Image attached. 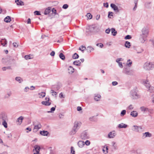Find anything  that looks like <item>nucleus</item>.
Instances as JSON below:
<instances>
[{
	"label": "nucleus",
	"instance_id": "nucleus-1",
	"mask_svg": "<svg viewBox=\"0 0 154 154\" xmlns=\"http://www.w3.org/2000/svg\"><path fill=\"white\" fill-rule=\"evenodd\" d=\"M149 30L148 28L144 27L141 30L142 33L139 37V40L141 43H144L146 40L149 34Z\"/></svg>",
	"mask_w": 154,
	"mask_h": 154
},
{
	"label": "nucleus",
	"instance_id": "nucleus-2",
	"mask_svg": "<svg viewBox=\"0 0 154 154\" xmlns=\"http://www.w3.org/2000/svg\"><path fill=\"white\" fill-rule=\"evenodd\" d=\"M74 125L72 130L70 132L71 135H74L79 128L81 125V123L78 121H75L74 123Z\"/></svg>",
	"mask_w": 154,
	"mask_h": 154
},
{
	"label": "nucleus",
	"instance_id": "nucleus-3",
	"mask_svg": "<svg viewBox=\"0 0 154 154\" xmlns=\"http://www.w3.org/2000/svg\"><path fill=\"white\" fill-rule=\"evenodd\" d=\"M137 92L136 88L131 91L130 97L132 99H137L140 97V95L137 94Z\"/></svg>",
	"mask_w": 154,
	"mask_h": 154
},
{
	"label": "nucleus",
	"instance_id": "nucleus-4",
	"mask_svg": "<svg viewBox=\"0 0 154 154\" xmlns=\"http://www.w3.org/2000/svg\"><path fill=\"white\" fill-rule=\"evenodd\" d=\"M143 67L146 70H152L154 68V62H147L144 64Z\"/></svg>",
	"mask_w": 154,
	"mask_h": 154
},
{
	"label": "nucleus",
	"instance_id": "nucleus-5",
	"mask_svg": "<svg viewBox=\"0 0 154 154\" xmlns=\"http://www.w3.org/2000/svg\"><path fill=\"white\" fill-rule=\"evenodd\" d=\"M132 130L134 131L141 133L144 131V128L142 126L134 125L133 127Z\"/></svg>",
	"mask_w": 154,
	"mask_h": 154
},
{
	"label": "nucleus",
	"instance_id": "nucleus-6",
	"mask_svg": "<svg viewBox=\"0 0 154 154\" xmlns=\"http://www.w3.org/2000/svg\"><path fill=\"white\" fill-rule=\"evenodd\" d=\"M81 138L83 140L88 139L89 138V135L86 131L82 132L81 134Z\"/></svg>",
	"mask_w": 154,
	"mask_h": 154
},
{
	"label": "nucleus",
	"instance_id": "nucleus-7",
	"mask_svg": "<svg viewBox=\"0 0 154 154\" xmlns=\"http://www.w3.org/2000/svg\"><path fill=\"white\" fill-rule=\"evenodd\" d=\"M96 26L95 25L90 26L86 29V32L88 33L94 32L96 30Z\"/></svg>",
	"mask_w": 154,
	"mask_h": 154
},
{
	"label": "nucleus",
	"instance_id": "nucleus-8",
	"mask_svg": "<svg viewBox=\"0 0 154 154\" xmlns=\"http://www.w3.org/2000/svg\"><path fill=\"white\" fill-rule=\"evenodd\" d=\"M116 135V133L115 131L109 132L107 135V138L109 139L113 138Z\"/></svg>",
	"mask_w": 154,
	"mask_h": 154
},
{
	"label": "nucleus",
	"instance_id": "nucleus-9",
	"mask_svg": "<svg viewBox=\"0 0 154 154\" xmlns=\"http://www.w3.org/2000/svg\"><path fill=\"white\" fill-rule=\"evenodd\" d=\"M152 136V134L149 132H146L143 133L142 136V138L143 139L147 137H151Z\"/></svg>",
	"mask_w": 154,
	"mask_h": 154
},
{
	"label": "nucleus",
	"instance_id": "nucleus-10",
	"mask_svg": "<svg viewBox=\"0 0 154 154\" xmlns=\"http://www.w3.org/2000/svg\"><path fill=\"white\" fill-rule=\"evenodd\" d=\"M47 100L45 101H42V102L41 103L42 105L45 106H49L51 105V102L50 101V99H48Z\"/></svg>",
	"mask_w": 154,
	"mask_h": 154
},
{
	"label": "nucleus",
	"instance_id": "nucleus-11",
	"mask_svg": "<svg viewBox=\"0 0 154 154\" xmlns=\"http://www.w3.org/2000/svg\"><path fill=\"white\" fill-rule=\"evenodd\" d=\"M140 109L143 112H150V109H149L148 108L144 106L140 107Z\"/></svg>",
	"mask_w": 154,
	"mask_h": 154
},
{
	"label": "nucleus",
	"instance_id": "nucleus-12",
	"mask_svg": "<svg viewBox=\"0 0 154 154\" xmlns=\"http://www.w3.org/2000/svg\"><path fill=\"white\" fill-rule=\"evenodd\" d=\"M42 125L41 124L39 123L37 125H35L34 128L33 130L34 132H36L39 129L41 128Z\"/></svg>",
	"mask_w": 154,
	"mask_h": 154
},
{
	"label": "nucleus",
	"instance_id": "nucleus-13",
	"mask_svg": "<svg viewBox=\"0 0 154 154\" xmlns=\"http://www.w3.org/2000/svg\"><path fill=\"white\" fill-rule=\"evenodd\" d=\"M0 43L3 46H5L7 44V41L5 38L2 39L0 41Z\"/></svg>",
	"mask_w": 154,
	"mask_h": 154
},
{
	"label": "nucleus",
	"instance_id": "nucleus-14",
	"mask_svg": "<svg viewBox=\"0 0 154 154\" xmlns=\"http://www.w3.org/2000/svg\"><path fill=\"white\" fill-rule=\"evenodd\" d=\"M111 7L114 10L118 12L119 10L118 7L115 4H111L110 5Z\"/></svg>",
	"mask_w": 154,
	"mask_h": 154
},
{
	"label": "nucleus",
	"instance_id": "nucleus-15",
	"mask_svg": "<svg viewBox=\"0 0 154 154\" xmlns=\"http://www.w3.org/2000/svg\"><path fill=\"white\" fill-rule=\"evenodd\" d=\"M111 144L113 147L112 151L116 150L118 149V146L116 142L112 141V142Z\"/></svg>",
	"mask_w": 154,
	"mask_h": 154
},
{
	"label": "nucleus",
	"instance_id": "nucleus-16",
	"mask_svg": "<svg viewBox=\"0 0 154 154\" xmlns=\"http://www.w3.org/2000/svg\"><path fill=\"white\" fill-rule=\"evenodd\" d=\"M51 7H48L47 8H46L44 12V14L45 15H47L49 14L51 11Z\"/></svg>",
	"mask_w": 154,
	"mask_h": 154
},
{
	"label": "nucleus",
	"instance_id": "nucleus-17",
	"mask_svg": "<svg viewBox=\"0 0 154 154\" xmlns=\"http://www.w3.org/2000/svg\"><path fill=\"white\" fill-rule=\"evenodd\" d=\"M130 115L134 117H136L138 115V113L137 111H133L130 113Z\"/></svg>",
	"mask_w": 154,
	"mask_h": 154
},
{
	"label": "nucleus",
	"instance_id": "nucleus-18",
	"mask_svg": "<svg viewBox=\"0 0 154 154\" xmlns=\"http://www.w3.org/2000/svg\"><path fill=\"white\" fill-rule=\"evenodd\" d=\"M69 73L70 74H72L74 72V68L72 66H69L68 68Z\"/></svg>",
	"mask_w": 154,
	"mask_h": 154
},
{
	"label": "nucleus",
	"instance_id": "nucleus-19",
	"mask_svg": "<svg viewBox=\"0 0 154 154\" xmlns=\"http://www.w3.org/2000/svg\"><path fill=\"white\" fill-rule=\"evenodd\" d=\"M128 127V125L123 123H121L118 125V127L119 128H126Z\"/></svg>",
	"mask_w": 154,
	"mask_h": 154
},
{
	"label": "nucleus",
	"instance_id": "nucleus-20",
	"mask_svg": "<svg viewBox=\"0 0 154 154\" xmlns=\"http://www.w3.org/2000/svg\"><path fill=\"white\" fill-rule=\"evenodd\" d=\"M78 145L79 147L82 148L85 145L84 142L82 141H79L78 143Z\"/></svg>",
	"mask_w": 154,
	"mask_h": 154
},
{
	"label": "nucleus",
	"instance_id": "nucleus-21",
	"mask_svg": "<svg viewBox=\"0 0 154 154\" xmlns=\"http://www.w3.org/2000/svg\"><path fill=\"white\" fill-rule=\"evenodd\" d=\"M123 72L127 75H131L132 74L131 71L130 70L126 69L124 70Z\"/></svg>",
	"mask_w": 154,
	"mask_h": 154
},
{
	"label": "nucleus",
	"instance_id": "nucleus-22",
	"mask_svg": "<svg viewBox=\"0 0 154 154\" xmlns=\"http://www.w3.org/2000/svg\"><path fill=\"white\" fill-rule=\"evenodd\" d=\"M101 98V96L99 94H95L94 95V99L96 101L100 100Z\"/></svg>",
	"mask_w": 154,
	"mask_h": 154
},
{
	"label": "nucleus",
	"instance_id": "nucleus-23",
	"mask_svg": "<svg viewBox=\"0 0 154 154\" xmlns=\"http://www.w3.org/2000/svg\"><path fill=\"white\" fill-rule=\"evenodd\" d=\"M15 80L19 83H21L23 81V79L20 77H17L15 78Z\"/></svg>",
	"mask_w": 154,
	"mask_h": 154
},
{
	"label": "nucleus",
	"instance_id": "nucleus-24",
	"mask_svg": "<svg viewBox=\"0 0 154 154\" xmlns=\"http://www.w3.org/2000/svg\"><path fill=\"white\" fill-rule=\"evenodd\" d=\"M40 149V148L39 146L37 145H35L34 146V149H33V151L35 150L36 152H39Z\"/></svg>",
	"mask_w": 154,
	"mask_h": 154
},
{
	"label": "nucleus",
	"instance_id": "nucleus-25",
	"mask_svg": "<svg viewBox=\"0 0 154 154\" xmlns=\"http://www.w3.org/2000/svg\"><path fill=\"white\" fill-rule=\"evenodd\" d=\"M15 2L18 5H24L23 2L21 1L20 0H16L15 1Z\"/></svg>",
	"mask_w": 154,
	"mask_h": 154
},
{
	"label": "nucleus",
	"instance_id": "nucleus-26",
	"mask_svg": "<svg viewBox=\"0 0 154 154\" xmlns=\"http://www.w3.org/2000/svg\"><path fill=\"white\" fill-rule=\"evenodd\" d=\"M86 50L87 51V52L90 53L93 51L94 49L91 46H88Z\"/></svg>",
	"mask_w": 154,
	"mask_h": 154
},
{
	"label": "nucleus",
	"instance_id": "nucleus-27",
	"mask_svg": "<svg viewBox=\"0 0 154 154\" xmlns=\"http://www.w3.org/2000/svg\"><path fill=\"white\" fill-rule=\"evenodd\" d=\"M40 133L42 135L47 136L48 134V132L47 131H41Z\"/></svg>",
	"mask_w": 154,
	"mask_h": 154
},
{
	"label": "nucleus",
	"instance_id": "nucleus-28",
	"mask_svg": "<svg viewBox=\"0 0 154 154\" xmlns=\"http://www.w3.org/2000/svg\"><path fill=\"white\" fill-rule=\"evenodd\" d=\"M4 21L6 23L10 22L11 21V17L9 16H7L5 18Z\"/></svg>",
	"mask_w": 154,
	"mask_h": 154
},
{
	"label": "nucleus",
	"instance_id": "nucleus-29",
	"mask_svg": "<svg viewBox=\"0 0 154 154\" xmlns=\"http://www.w3.org/2000/svg\"><path fill=\"white\" fill-rule=\"evenodd\" d=\"M89 120L91 122H96L97 121L96 117L95 116H92L89 118Z\"/></svg>",
	"mask_w": 154,
	"mask_h": 154
},
{
	"label": "nucleus",
	"instance_id": "nucleus-30",
	"mask_svg": "<svg viewBox=\"0 0 154 154\" xmlns=\"http://www.w3.org/2000/svg\"><path fill=\"white\" fill-rule=\"evenodd\" d=\"M111 30L112 35L113 36L116 35V34L117 33V32L116 31L115 29L114 28H112Z\"/></svg>",
	"mask_w": 154,
	"mask_h": 154
},
{
	"label": "nucleus",
	"instance_id": "nucleus-31",
	"mask_svg": "<svg viewBox=\"0 0 154 154\" xmlns=\"http://www.w3.org/2000/svg\"><path fill=\"white\" fill-rule=\"evenodd\" d=\"M131 46V43L128 42L126 41L125 44V47L128 48H129Z\"/></svg>",
	"mask_w": 154,
	"mask_h": 154
},
{
	"label": "nucleus",
	"instance_id": "nucleus-32",
	"mask_svg": "<svg viewBox=\"0 0 154 154\" xmlns=\"http://www.w3.org/2000/svg\"><path fill=\"white\" fill-rule=\"evenodd\" d=\"M38 94L39 95L40 98H43L45 97V93L44 92H42L41 93H39Z\"/></svg>",
	"mask_w": 154,
	"mask_h": 154
},
{
	"label": "nucleus",
	"instance_id": "nucleus-33",
	"mask_svg": "<svg viewBox=\"0 0 154 154\" xmlns=\"http://www.w3.org/2000/svg\"><path fill=\"white\" fill-rule=\"evenodd\" d=\"M2 120L3 121L2 122V125L5 128H7V123L6 122L4 118H2Z\"/></svg>",
	"mask_w": 154,
	"mask_h": 154
},
{
	"label": "nucleus",
	"instance_id": "nucleus-34",
	"mask_svg": "<svg viewBox=\"0 0 154 154\" xmlns=\"http://www.w3.org/2000/svg\"><path fill=\"white\" fill-rule=\"evenodd\" d=\"M81 63V62L79 60H76L73 62V64L76 66H80Z\"/></svg>",
	"mask_w": 154,
	"mask_h": 154
},
{
	"label": "nucleus",
	"instance_id": "nucleus-35",
	"mask_svg": "<svg viewBox=\"0 0 154 154\" xmlns=\"http://www.w3.org/2000/svg\"><path fill=\"white\" fill-rule=\"evenodd\" d=\"M11 66L4 67L2 68V69L3 71H5L7 69H11Z\"/></svg>",
	"mask_w": 154,
	"mask_h": 154
},
{
	"label": "nucleus",
	"instance_id": "nucleus-36",
	"mask_svg": "<svg viewBox=\"0 0 154 154\" xmlns=\"http://www.w3.org/2000/svg\"><path fill=\"white\" fill-rule=\"evenodd\" d=\"M59 57L62 60H64L65 58V56L62 53H60V54Z\"/></svg>",
	"mask_w": 154,
	"mask_h": 154
},
{
	"label": "nucleus",
	"instance_id": "nucleus-37",
	"mask_svg": "<svg viewBox=\"0 0 154 154\" xmlns=\"http://www.w3.org/2000/svg\"><path fill=\"white\" fill-rule=\"evenodd\" d=\"M79 57V55L76 53H75L72 56V57L74 59H77Z\"/></svg>",
	"mask_w": 154,
	"mask_h": 154
},
{
	"label": "nucleus",
	"instance_id": "nucleus-38",
	"mask_svg": "<svg viewBox=\"0 0 154 154\" xmlns=\"http://www.w3.org/2000/svg\"><path fill=\"white\" fill-rule=\"evenodd\" d=\"M86 16L88 18V19H91L92 17V15L90 13L87 14Z\"/></svg>",
	"mask_w": 154,
	"mask_h": 154
},
{
	"label": "nucleus",
	"instance_id": "nucleus-39",
	"mask_svg": "<svg viewBox=\"0 0 154 154\" xmlns=\"http://www.w3.org/2000/svg\"><path fill=\"white\" fill-rule=\"evenodd\" d=\"M86 49L85 47L83 46V45L81 46L79 48V49L82 51L83 52Z\"/></svg>",
	"mask_w": 154,
	"mask_h": 154
},
{
	"label": "nucleus",
	"instance_id": "nucleus-40",
	"mask_svg": "<svg viewBox=\"0 0 154 154\" xmlns=\"http://www.w3.org/2000/svg\"><path fill=\"white\" fill-rule=\"evenodd\" d=\"M56 106H55L54 107H52L51 109V110L50 111H48V113H52L54 111L55 109V108L56 107Z\"/></svg>",
	"mask_w": 154,
	"mask_h": 154
},
{
	"label": "nucleus",
	"instance_id": "nucleus-41",
	"mask_svg": "<svg viewBox=\"0 0 154 154\" xmlns=\"http://www.w3.org/2000/svg\"><path fill=\"white\" fill-rule=\"evenodd\" d=\"M23 116H20L19 118H18L17 119V121L18 122H20V124H21V122H22V121L23 120Z\"/></svg>",
	"mask_w": 154,
	"mask_h": 154
},
{
	"label": "nucleus",
	"instance_id": "nucleus-42",
	"mask_svg": "<svg viewBox=\"0 0 154 154\" xmlns=\"http://www.w3.org/2000/svg\"><path fill=\"white\" fill-rule=\"evenodd\" d=\"M126 111L125 110H122L120 113V115L121 116H123L126 114Z\"/></svg>",
	"mask_w": 154,
	"mask_h": 154
},
{
	"label": "nucleus",
	"instance_id": "nucleus-43",
	"mask_svg": "<svg viewBox=\"0 0 154 154\" xmlns=\"http://www.w3.org/2000/svg\"><path fill=\"white\" fill-rule=\"evenodd\" d=\"M148 89L150 92L154 91V87H153L150 86Z\"/></svg>",
	"mask_w": 154,
	"mask_h": 154
},
{
	"label": "nucleus",
	"instance_id": "nucleus-44",
	"mask_svg": "<svg viewBox=\"0 0 154 154\" xmlns=\"http://www.w3.org/2000/svg\"><path fill=\"white\" fill-rule=\"evenodd\" d=\"M96 45L101 48H102L103 47V45L101 43H97L96 44Z\"/></svg>",
	"mask_w": 154,
	"mask_h": 154
},
{
	"label": "nucleus",
	"instance_id": "nucleus-45",
	"mask_svg": "<svg viewBox=\"0 0 154 154\" xmlns=\"http://www.w3.org/2000/svg\"><path fill=\"white\" fill-rule=\"evenodd\" d=\"M131 38V35H127L125 37V39H129Z\"/></svg>",
	"mask_w": 154,
	"mask_h": 154
},
{
	"label": "nucleus",
	"instance_id": "nucleus-46",
	"mask_svg": "<svg viewBox=\"0 0 154 154\" xmlns=\"http://www.w3.org/2000/svg\"><path fill=\"white\" fill-rule=\"evenodd\" d=\"M71 152L72 154H75V151L74 150V148L72 146L71 147Z\"/></svg>",
	"mask_w": 154,
	"mask_h": 154
},
{
	"label": "nucleus",
	"instance_id": "nucleus-47",
	"mask_svg": "<svg viewBox=\"0 0 154 154\" xmlns=\"http://www.w3.org/2000/svg\"><path fill=\"white\" fill-rule=\"evenodd\" d=\"M51 93L52 94V95L54 96L55 95H56L57 93L54 91L53 90H51Z\"/></svg>",
	"mask_w": 154,
	"mask_h": 154
},
{
	"label": "nucleus",
	"instance_id": "nucleus-48",
	"mask_svg": "<svg viewBox=\"0 0 154 154\" xmlns=\"http://www.w3.org/2000/svg\"><path fill=\"white\" fill-rule=\"evenodd\" d=\"M149 83V81L146 79V80H144L143 81V84L145 85L146 84H148V83Z\"/></svg>",
	"mask_w": 154,
	"mask_h": 154
},
{
	"label": "nucleus",
	"instance_id": "nucleus-49",
	"mask_svg": "<svg viewBox=\"0 0 154 154\" xmlns=\"http://www.w3.org/2000/svg\"><path fill=\"white\" fill-rule=\"evenodd\" d=\"M68 6H69L67 4H66L64 5H63V6L62 7V8L64 9H66L68 7Z\"/></svg>",
	"mask_w": 154,
	"mask_h": 154
},
{
	"label": "nucleus",
	"instance_id": "nucleus-50",
	"mask_svg": "<svg viewBox=\"0 0 154 154\" xmlns=\"http://www.w3.org/2000/svg\"><path fill=\"white\" fill-rule=\"evenodd\" d=\"M34 14L35 15H40L41 14L39 11H35L34 12Z\"/></svg>",
	"mask_w": 154,
	"mask_h": 154
},
{
	"label": "nucleus",
	"instance_id": "nucleus-51",
	"mask_svg": "<svg viewBox=\"0 0 154 154\" xmlns=\"http://www.w3.org/2000/svg\"><path fill=\"white\" fill-rule=\"evenodd\" d=\"M130 60H128V63H127V65L129 66H130V65H131L132 63V62L131 61L130 62Z\"/></svg>",
	"mask_w": 154,
	"mask_h": 154
},
{
	"label": "nucleus",
	"instance_id": "nucleus-52",
	"mask_svg": "<svg viewBox=\"0 0 154 154\" xmlns=\"http://www.w3.org/2000/svg\"><path fill=\"white\" fill-rule=\"evenodd\" d=\"M90 142L88 140H86L85 143H84L87 146H88L90 144Z\"/></svg>",
	"mask_w": 154,
	"mask_h": 154
},
{
	"label": "nucleus",
	"instance_id": "nucleus-53",
	"mask_svg": "<svg viewBox=\"0 0 154 154\" xmlns=\"http://www.w3.org/2000/svg\"><path fill=\"white\" fill-rule=\"evenodd\" d=\"M6 136H7V137L8 138H10L12 136V135H11V133H6Z\"/></svg>",
	"mask_w": 154,
	"mask_h": 154
},
{
	"label": "nucleus",
	"instance_id": "nucleus-54",
	"mask_svg": "<svg viewBox=\"0 0 154 154\" xmlns=\"http://www.w3.org/2000/svg\"><path fill=\"white\" fill-rule=\"evenodd\" d=\"M29 88L28 87H26L25 88L24 91L25 92H27L29 91Z\"/></svg>",
	"mask_w": 154,
	"mask_h": 154
},
{
	"label": "nucleus",
	"instance_id": "nucleus-55",
	"mask_svg": "<svg viewBox=\"0 0 154 154\" xmlns=\"http://www.w3.org/2000/svg\"><path fill=\"white\" fill-rule=\"evenodd\" d=\"M113 13L112 12H109L108 13V17H109L110 18V17H109L110 16H113L112 14Z\"/></svg>",
	"mask_w": 154,
	"mask_h": 154
},
{
	"label": "nucleus",
	"instance_id": "nucleus-56",
	"mask_svg": "<svg viewBox=\"0 0 154 154\" xmlns=\"http://www.w3.org/2000/svg\"><path fill=\"white\" fill-rule=\"evenodd\" d=\"M118 84L117 82L116 81L113 82H112V84L113 86H115Z\"/></svg>",
	"mask_w": 154,
	"mask_h": 154
},
{
	"label": "nucleus",
	"instance_id": "nucleus-57",
	"mask_svg": "<svg viewBox=\"0 0 154 154\" xmlns=\"http://www.w3.org/2000/svg\"><path fill=\"white\" fill-rule=\"evenodd\" d=\"M111 30L109 28L106 29L105 31L106 33L108 34H109L110 33Z\"/></svg>",
	"mask_w": 154,
	"mask_h": 154
},
{
	"label": "nucleus",
	"instance_id": "nucleus-58",
	"mask_svg": "<svg viewBox=\"0 0 154 154\" xmlns=\"http://www.w3.org/2000/svg\"><path fill=\"white\" fill-rule=\"evenodd\" d=\"M52 11L53 13L54 14H56V10L54 8H53L52 9Z\"/></svg>",
	"mask_w": 154,
	"mask_h": 154
},
{
	"label": "nucleus",
	"instance_id": "nucleus-59",
	"mask_svg": "<svg viewBox=\"0 0 154 154\" xmlns=\"http://www.w3.org/2000/svg\"><path fill=\"white\" fill-rule=\"evenodd\" d=\"M25 58L26 59H30V56L28 55H26L25 56Z\"/></svg>",
	"mask_w": 154,
	"mask_h": 154
},
{
	"label": "nucleus",
	"instance_id": "nucleus-60",
	"mask_svg": "<svg viewBox=\"0 0 154 154\" xmlns=\"http://www.w3.org/2000/svg\"><path fill=\"white\" fill-rule=\"evenodd\" d=\"M123 60V59L122 58H119L116 59V62L118 61H122Z\"/></svg>",
	"mask_w": 154,
	"mask_h": 154
},
{
	"label": "nucleus",
	"instance_id": "nucleus-61",
	"mask_svg": "<svg viewBox=\"0 0 154 154\" xmlns=\"http://www.w3.org/2000/svg\"><path fill=\"white\" fill-rule=\"evenodd\" d=\"M13 46L14 47L17 48L18 47V45L16 43L14 42L13 44Z\"/></svg>",
	"mask_w": 154,
	"mask_h": 154
},
{
	"label": "nucleus",
	"instance_id": "nucleus-62",
	"mask_svg": "<svg viewBox=\"0 0 154 154\" xmlns=\"http://www.w3.org/2000/svg\"><path fill=\"white\" fill-rule=\"evenodd\" d=\"M103 5L105 7L107 8H108L109 6V5L107 3H104Z\"/></svg>",
	"mask_w": 154,
	"mask_h": 154
},
{
	"label": "nucleus",
	"instance_id": "nucleus-63",
	"mask_svg": "<svg viewBox=\"0 0 154 154\" xmlns=\"http://www.w3.org/2000/svg\"><path fill=\"white\" fill-rule=\"evenodd\" d=\"M145 85L148 89L151 86L149 83H148V84H146Z\"/></svg>",
	"mask_w": 154,
	"mask_h": 154
},
{
	"label": "nucleus",
	"instance_id": "nucleus-64",
	"mask_svg": "<svg viewBox=\"0 0 154 154\" xmlns=\"http://www.w3.org/2000/svg\"><path fill=\"white\" fill-rule=\"evenodd\" d=\"M133 107L132 105H130L128 107V108L129 109H133Z\"/></svg>",
	"mask_w": 154,
	"mask_h": 154
}]
</instances>
